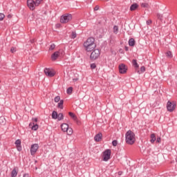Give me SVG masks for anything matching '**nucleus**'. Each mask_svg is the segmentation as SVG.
Listing matches in <instances>:
<instances>
[{"mask_svg": "<svg viewBox=\"0 0 177 177\" xmlns=\"http://www.w3.org/2000/svg\"><path fill=\"white\" fill-rule=\"evenodd\" d=\"M83 45L86 52H92V50H93V49L96 48V44H95V38L93 37L88 38Z\"/></svg>", "mask_w": 177, "mask_h": 177, "instance_id": "f257e3e1", "label": "nucleus"}, {"mask_svg": "<svg viewBox=\"0 0 177 177\" xmlns=\"http://www.w3.org/2000/svg\"><path fill=\"white\" fill-rule=\"evenodd\" d=\"M125 137H126V143H127V145H133V143H135V140H136V139L135 138V133H133L131 130H129L126 133Z\"/></svg>", "mask_w": 177, "mask_h": 177, "instance_id": "f03ea898", "label": "nucleus"}, {"mask_svg": "<svg viewBox=\"0 0 177 177\" xmlns=\"http://www.w3.org/2000/svg\"><path fill=\"white\" fill-rule=\"evenodd\" d=\"M73 19V15L71 14H64L60 17V23L62 24H66L68 21H71Z\"/></svg>", "mask_w": 177, "mask_h": 177, "instance_id": "7ed1b4c3", "label": "nucleus"}, {"mask_svg": "<svg viewBox=\"0 0 177 177\" xmlns=\"http://www.w3.org/2000/svg\"><path fill=\"white\" fill-rule=\"evenodd\" d=\"M100 56V50L99 49H93L90 55L91 60H96L99 59Z\"/></svg>", "mask_w": 177, "mask_h": 177, "instance_id": "20e7f679", "label": "nucleus"}, {"mask_svg": "<svg viewBox=\"0 0 177 177\" xmlns=\"http://www.w3.org/2000/svg\"><path fill=\"white\" fill-rule=\"evenodd\" d=\"M111 156V149L105 150L103 153L104 161H109V160H110Z\"/></svg>", "mask_w": 177, "mask_h": 177, "instance_id": "39448f33", "label": "nucleus"}, {"mask_svg": "<svg viewBox=\"0 0 177 177\" xmlns=\"http://www.w3.org/2000/svg\"><path fill=\"white\" fill-rule=\"evenodd\" d=\"M175 107H176V104L174 102H171L169 101L167 102V109L168 111H170L171 113V111H174V110H175Z\"/></svg>", "mask_w": 177, "mask_h": 177, "instance_id": "423d86ee", "label": "nucleus"}, {"mask_svg": "<svg viewBox=\"0 0 177 177\" xmlns=\"http://www.w3.org/2000/svg\"><path fill=\"white\" fill-rule=\"evenodd\" d=\"M38 149H39V145L38 144H33L30 147V154L31 156H35L37 153Z\"/></svg>", "mask_w": 177, "mask_h": 177, "instance_id": "0eeeda50", "label": "nucleus"}, {"mask_svg": "<svg viewBox=\"0 0 177 177\" xmlns=\"http://www.w3.org/2000/svg\"><path fill=\"white\" fill-rule=\"evenodd\" d=\"M128 71V67L124 64H120L119 65V73L120 74H125Z\"/></svg>", "mask_w": 177, "mask_h": 177, "instance_id": "6e6552de", "label": "nucleus"}, {"mask_svg": "<svg viewBox=\"0 0 177 177\" xmlns=\"http://www.w3.org/2000/svg\"><path fill=\"white\" fill-rule=\"evenodd\" d=\"M27 6L30 10H34L35 9V1L34 0H28Z\"/></svg>", "mask_w": 177, "mask_h": 177, "instance_id": "1a4fd4ad", "label": "nucleus"}, {"mask_svg": "<svg viewBox=\"0 0 177 177\" xmlns=\"http://www.w3.org/2000/svg\"><path fill=\"white\" fill-rule=\"evenodd\" d=\"M44 73L47 77H55V72L50 71V68H44Z\"/></svg>", "mask_w": 177, "mask_h": 177, "instance_id": "9d476101", "label": "nucleus"}, {"mask_svg": "<svg viewBox=\"0 0 177 177\" xmlns=\"http://www.w3.org/2000/svg\"><path fill=\"white\" fill-rule=\"evenodd\" d=\"M15 145H16V147H17L18 151H21V150H22L21 140H20V139L17 140L15 141Z\"/></svg>", "mask_w": 177, "mask_h": 177, "instance_id": "9b49d317", "label": "nucleus"}, {"mask_svg": "<svg viewBox=\"0 0 177 177\" xmlns=\"http://www.w3.org/2000/svg\"><path fill=\"white\" fill-rule=\"evenodd\" d=\"M60 56V51H55L53 55H51V59L53 61L57 60V57Z\"/></svg>", "mask_w": 177, "mask_h": 177, "instance_id": "f8f14e48", "label": "nucleus"}, {"mask_svg": "<svg viewBox=\"0 0 177 177\" xmlns=\"http://www.w3.org/2000/svg\"><path fill=\"white\" fill-rule=\"evenodd\" d=\"M102 136H103V134H102V133H98L95 136L94 140L95 142H100V140H102Z\"/></svg>", "mask_w": 177, "mask_h": 177, "instance_id": "ddd939ff", "label": "nucleus"}, {"mask_svg": "<svg viewBox=\"0 0 177 177\" xmlns=\"http://www.w3.org/2000/svg\"><path fill=\"white\" fill-rule=\"evenodd\" d=\"M61 128H62L63 132H68V124H67L66 123H63L61 125Z\"/></svg>", "mask_w": 177, "mask_h": 177, "instance_id": "4468645a", "label": "nucleus"}, {"mask_svg": "<svg viewBox=\"0 0 177 177\" xmlns=\"http://www.w3.org/2000/svg\"><path fill=\"white\" fill-rule=\"evenodd\" d=\"M138 8H139V5H138V3H134L130 6V10L131 12H133V10H136V9H138Z\"/></svg>", "mask_w": 177, "mask_h": 177, "instance_id": "2eb2a0df", "label": "nucleus"}, {"mask_svg": "<svg viewBox=\"0 0 177 177\" xmlns=\"http://www.w3.org/2000/svg\"><path fill=\"white\" fill-rule=\"evenodd\" d=\"M135 44H136V41H135V39L131 38L129 40V46H135Z\"/></svg>", "mask_w": 177, "mask_h": 177, "instance_id": "dca6fc26", "label": "nucleus"}, {"mask_svg": "<svg viewBox=\"0 0 177 177\" xmlns=\"http://www.w3.org/2000/svg\"><path fill=\"white\" fill-rule=\"evenodd\" d=\"M58 113L56 112V111H53L52 113V118L53 120H57Z\"/></svg>", "mask_w": 177, "mask_h": 177, "instance_id": "f3484780", "label": "nucleus"}, {"mask_svg": "<svg viewBox=\"0 0 177 177\" xmlns=\"http://www.w3.org/2000/svg\"><path fill=\"white\" fill-rule=\"evenodd\" d=\"M64 104V100H61L59 101V102L57 104V108L58 109H63V104Z\"/></svg>", "mask_w": 177, "mask_h": 177, "instance_id": "a211bd4d", "label": "nucleus"}, {"mask_svg": "<svg viewBox=\"0 0 177 177\" xmlns=\"http://www.w3.org/2000/svg\"><path fill=\"white\" fill-rule=\"evenodd\" d=\"M132 64L135 68H139V64H138V61H136V59H133Z\"/></svg>", "mask_w": 177, "mask_h": 177, "instance_id": "6ab92c4d", "label": "nucleus"}, {"mask_svg": "<svg viewBox=\"0 0 177 177\" xmlns=\"http://www.w3.org/2000/svg\"><path fill=\"white\" fill-rule=\"evenodd\" d=\"M16 176H17V171L16 170V168H14L11 171V177H16Z\"/></svg>", "mask_w": 177, "mask_h": 177, "instance_id": "aec40b11", "label": "nucleus"}, {"mask_svg": "<svg viewBox=\"0 0 177 177\" xmlns=\"http://www.w3.org/2000/svg\"><path fill=\"white\" fill-rule=\"evenodd\" d=\"M0 124L1 125H5L6 124V119L4 117H0Z\"/></svg>", "mask_w": 177, "mask_h": 177, "instance_id": "412c9836", "label": "nucleus"}, {"mask_svg": "<svg viewBox=\"0 0 177 177\" xmlns=\"http://www.w3.org/2000/svg\"><path fill=\"white\" fill-rule=\"evenodd\" d=\"M70 117L74 120V121H77V116L73 113V112H69L68 113Z\"/></svg>", "mask_w": 177, "mask_h": 177, "instance_id": "4be33fe9", "label": "nucleus"}, {"mask_svg": "<svg viewBox=\"0 0 177 177\" xmlns=\"http://www.w3.org/2000/svg\"><path fill=\"white\" fill-rule=\"evenodd\" d=\"M156 142V134H151V143H154Z\"/></svg>", "mask_w": 177, "mask_h": 177, "instance_id": "5701e85b", "label": "nucleus"}, {"mask_svg": "<svg viewBox=\"0 0 177 177\" xmlns=\"http://www.w3.org/2000/svg\"><path fill=\"white\" fill-rule=\"evenodd\" d=\"M146 71V67L145 66H141L140 67V71H138V74H140L142 73H145Z\"/></svg>", "mask_w": 177, "mask_h": 177, "instance_id": "b1692460", "label": "nucleus"}, {"mask_svg": "<svg viewBox=\"0 0 177 177\" xmlns=\"http://www.w3.org/2000/svg\"><path fill=\"white\" fill-rule=\"evenodd\" d=\"M64 116L63 115V113H59L57 119L58 121H62V120H64Z\"/></svg>", "mask_w": 177, "mask_h": 177, "instance_id": "393cba45", "label": "nucleus"}, {"mask_svg": "<svg viewBox=\"0 0 177 177\" xmlns=\"http://www.w3.org/2000/svg\"><path fill=\"white\" fill-rule=\"evenodd\" d=\"M66 93H68V95H71V93H73V87L68 88L66 90Z\"/></svg>", "mask_w": 177, "mask_h": 177, "instance_id": "a878e982", "label": "nucleus"}, {"mask_svg": "<svg viewBox=\"0 0 177 177\" xmlns=\"http://www.w3.org/2000/svg\"><path fill=\"white\" fill-rule=\"evenodd\" d=\"M166 56L167 57H168L169 59H171L172 57V53L171 51H167L166 53Z\"/></svg>", "mask_w": 177, "mask_h": 177, "instance_id": "bb28decb", "label": "nucleus"}, {"mask_svg": "<svg viewBox=\"0 0 177 177\" xmlns=\"http://www.w3.org/2000/svg\"><path fill=\"white\" fill-rule=\"evenodd\" d=\"M62 100H60V96L57 95L54 98V102H55V103H59V102H60Z\"/></svg>", "mask_w": 177, "mask_h": 177, "instance_id": "cd10ccee", "label": "nucleus"}, {"mask_svg": "<svg viewBox=\"0 0 177 177\" xmlns=\"http://www.w3.org/2000/svg\"><path fill=\"white\" fill-rule=\"evenodd\" d=\"M41 2H42V0H36L35 1V6H39V5H41Z\"/></svg>", "mask_w": 177, "mask_h": 177, "instance_id": "c85d7f7f", "label": "nucleus"}, {"mask_svg": "<svg viewBox=\"0 0 177 177\" xmlns=\"http://www.w3.org/2000/svg\"><path fill=\"white\" fill-rule=\"evenodd\" d=\"M113 32H114V34H118V26H113Z\"/></svg>", "mask_w": 177, "mask_h": 177, "instance_id": "c756f323", "label": "nucleus"}, {"mask_svg": "<svg viewBox=\"0 0 177 177\" xmlns=\"http://www.w3.org/2000/svg\"><path fill=\"white\" fill-rule=\"evenodd\" d=\"M38 127H39L38 124H35L33 123V126L32 127V131H37V129H38Z\"/></svg>", "mask_w": 177, "mask_h": 177, "instance_id": "7c9ffc66", "label": "nucleus"}, {"mask_svg": "<svg viewBox=\"0 0 177 177\" xmlns=\"http://www.w3.org/2000/svg\"><path fill=\"white\" fill-rule=\"evenodd\" d=\"M156 16H157V17H158V19H159V20H160V21H162V15H161V14H160V13H157V15H156Z\"/></svg>", "mask_w": 177, "mask_h": 177, "instance_id": "2f4dec72", "label": "nucleus"}, {"mask_svg": "<svg viewBox=\"0 0 177 177\" xmlns=\"http://www.w3.org/2000/svg\"><path fill=\"white\" fill-rule=\"evenodd\" d=\"M71 38H72V39L77 38V33L75 32H72Z\"/></svg>", "mask_w": 177, "mask_h": 177, "instance_id": "473e14b6", "label": "nucleus"}, {"mask_svg": "<svg viewBox=\"0 0 177 177\" xmlns=\"http://www.w3.org/2000/svg\"><path fill=\"white\" fill-rule=\"evenodd\" d=\"M118 145V141L117 140H113L112 141V145L115 147Z\"/></svg>", "mask_w": 177, "mask_h": 177, "instance_id": "72a5a7b5", "label": "nucleus"}, {"mask_svg": "<svg viewBox=\"0 0 177 177\" xmlns=\"http://www.w3.org/2000/svg\"><path fill=\"white\" fill-rule=\"evenodd\" d=\"M55 48H56V45H55V44H52L50 46L49 50H53V49H55Z\"/></svg>", "mask_w": 177, "mask_h": 177, "instance_id": "f704fd0d", "label": "nucleus"}, {"mask_svg": "<svg viewBox=\"0 0 177 177\" xmlns=\"http://www.w3.org/2000/svg\"><path fill=\"white\" fill-rule=\"evenodd\" d=\"M66 133H68V135H73V129L68 128V131H66Z\"/></svg>", "mask_w": 177, "mask_h": 177, "instance_id": "c9c22d12", "label": "nucleus"}, {"mask_svg": "<svg viewBox=\"0 0 177 177\" xmlns=\"http://www.w3.org/2000/svg\"><path fill=\"white\" fill-rule=\"evenodd\" d=\"M5 19V15L3 13H0V21H2Z\"/></svg>", "mask_w": 177, "mask_h": 177, "instance_id": "e433bc0d", "label": "nucleus"}, {"mask_svg": "<svg viewBox=\"0 0 177 177\" xmlns=\"http://www.w3.org/2000/svg\"><path fill=\"white\" fill-rule=\"evenodd\" d=\"M147 6H149V4H147L146 3H141V7L142 8H147Z\"/></svg>", "mask_w": 177, "mask_h": 177, "instance_id": "4c0bfd02", "label": "nucleus"}, {"mask_svg": "<svg viewBox=\"0 0 177 177\" xmlns=\"http://www.w3.org/2000/svg\"><path fill=\"white\" fill-rule=\"evenodd\" d=\"M91 68H92L93 70H94V68H96V64H91Z\"/></svg>", "mask_w": 177, "mask_h": 177, "instance_id": "58836bf2", "label": "nucleus"}, {"mask_svg": "<svg viewBox=\"0 0 177 177\" xmlns=\"http://www.w3.org/2000/svg\"><path fill=\"white\" fill-rule=\"evenodd\" d=\"M10 52H11L12 53H15V52H16V48H15L14 47H12V48H10Z\"/></svg>", "mask_w": 177, "mask_h": 177, "instance_id": "ea45409f", "label": "nucleus"}, {"mask_svg": "<svg viewBox=\"0 0 177 177\" xmlns=\"http://www.w3.org/2000/svg\"><path fill=\"white\" fill-rule=\"evenodd\" d=\"M151 23H153V21H151V19H149V20L147 21V26H150V24H151Z\"/></svg>", "mask_w": 177, "mask_h": 177, "instance_id": "a19ab883", "label": "nucleus"}, {"mask_svg": "<svg viewBox=\"0 0 177 177\" xmlns=\"http://www.w3.org/2000/svg\"><path fill=\"white\" fill-rule=\"evenodd\" d=\"M160 142H161V138L159 137V138H157L156 142L157 143H160Z\"/></svg>", "mask_w": 177, "mask_h": 177, "instance_id": "79ce46f5", "label": "nucleus"}, {"mask_svg": "<svg viewBox=\"0 0 177 177\" xmlns=\"http://www.w3.org/2000/svg\"><path fill=\"white\" fill-rule=\"evenodd\" d=\"M94 10H99V6H96L94 8Z\"/></svg>", "mask_w": 177, "mask_h": 177, "instance_id": "37998d69", "label": "nucleus"}, {"mask_svg": "<svg viewBox=\"0 0 177 177\" xmlns=\"http://www.w3.org/2000/svg\"><path fill=\"white\" fill-rule=\"evenodd\" d=\"M124 49H125L126 52H128V50H129V48L128 46H125Z\"/></svg>", "mask_w": 177, "mask_h": 177, "instance_id": "c03bdc74", "label": "nucleus"}, {"mask_svg": "<svg viewBox=\"0 0 177 177\" xmlns=\"http://www.w3.org/2000/svg\"><path fill=\"white\" fill-rule=\"evenodd\" d=\"M24 177H30V174H24Z\"/></svg>", "mask_w": 177, "mask_h": 177, "instance_id": "a18cd8bd", "label": "nucleus"}, {"mask_svg": "<svg viewBox=\"0 0 177 177\" xmlns=\"http://www.w3.org/2000/svg\"><path fill=\"white\" fill-rule=\"evenodd\" d=\"M32 121H34V122H37V121H38V119H37V118H33Z\"/></svg>", "mask_w": 177, "mask_h": 177, "instance_id": "49530a36", "label": "nucleus"}, {"mask_svg": "<svg viewBox=\"0 0 177 177\" xmlns=\"http://www.w3.org/2000/svg\"><path fill=\"white\" fill-rule=\"evenodd\" d=\"M77 81H78V79L77 78L73 79V82H77Z\"/></svg>", "mask_w": 177, "mask_h": 177, "instance_id": "de8ad7c7", "label": "nucleus"}, {"mask_svg": "<svg viewBox=\"0 0 177 177\" xmlns=\"http://www.w3.org/2000/svg\"><path fill=\"white\" fill-rule=\"evenodd\" d=\"M8 19H12V15H8Z\"/></svg>", "mask_w": 177, "mask_h": 177, "instance_id": "09e8293b", "label": "nucleus"}, {"mask_svg": "<svg viewBox=\"0 0 177 177\" xmlns=\"http://www.w3.org/2000/svg\"><path fill=\"white\" fill-rule=\"evenodd\" d=\"M119 175H121V173H120V172H119Z\"/></svg>", "mask_w": 177, "mask_h": 177, "instance_id": "8fccbe9b", "label": "nucleus"}, {"mask_svg": "<svg viewBox=\"0 0 177 177\" xmlns=\"http://www.w3.org/2000/svg\"><path fill=\"white\" fill-rule=\"evenodd\" d=\"M119 175H121V173H120V172H119Z\"/></svg>", "mask_w": 177, "mask_h": 177, "instance_id": "3c124183", "label": "nucleus"}]
</instances>
